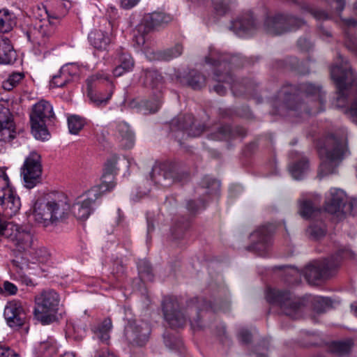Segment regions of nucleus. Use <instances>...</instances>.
<instances>
[{
  "instance_id": "obj_37",
  "label": "nucleus",
  "mask_w": 357,
  "mask_h": 357,
  "mask_svg": "<svg viewBox=\"0 0 357 357\" xmlns=\"http://www.w3.org/2000/svg\"><path fill=\"white\" fill-rule=\"evenodd\" d=\"M215 9L220 14H223L228 8L230 0H212Z\"/></svg>"
},
{
  "instance_id": "obj_9",
  "label": "nucleus",
  "mask_w": 357,
  "mask_h": 357,
  "mask_svg": "<svg viewBox=\"0 0 357 357\" xmlns=\"http://www.w3.org/2000/svg\"><path fill=\"white\" fill-rule=\"evenodd\" d=\"M266 298L270 303H276L280 305L285 314L294 319L298 317L301 305L299 298L291 296L289 292L270 289L266 294Z\"/></svg>"
},
{
  "instance_id": "obj_33",
  "label": "nucleus",
  "mask_w": 357,
  "mask_h": 357,
  "mask_svg": "<svg viewBox=\"0 0 357 357\" xmlns=\"http://www.w3.org/2000/svg\"><path fill=\"white\" fill-rule=\"evenodd\" d=\"M299 213L304 218H309L316 213V210L310 202L303 201L300 202Z\"/></svg>"
},
{
  "instance_id": "obj_58",
  "label": "nucleus",
  "mask_w": 357,
  "mask_h": 357,
  "mask_svg": "<svg viewBox=\"0 0 357 357\" xmlns=\"http://www.w3.org/2000/svg\"><path fill=\"white\" fill-rule=\"evenodd\" d=\"M203 131V129H199L197 132H190L189 134L193 137H195V136H197V135H199Z\"/></svg>"
},
{
  "instance_id": "obj_36",
  "label": "nucleus",
  "mask_w": 357,
  "mask_h": 357,
  "mask_svg": "<svg viewBox=\"0 0 357 357\" xmlns=\"http://www.w3.org/2000/svg\"><path fill=\"white\" fill-rule=\"evenodd\" d=\"M145 79L146 84L155 86L160 81V75L155 71H148L145 74Z\"/></svg>"
},
{
  "instance_id": "obj_30",
  "label": "nucleus",
  "mask_w": 357,
  "mask_h": 357,
  "mask_svg": "<svg viewBox=\"0 0 357 357\" xmlns=\"http://www.w3.org/2000/svg\"><path fill=\"white\" fill-rule=\"evenodd\" d=\"M308 165L305 160H302L301 162L294 165L290 167V172L295 179H300L302 176L307 170Z\"/></svg>"
},
{
  "instance_id": "obj_59",
  "label": "nucleus",
  "mask_w": 357,
  "mask_h": 357,
  "mask_svg": "<svg viewBox=\"0 0 357 357\" xmlns=\"http://www.w3.org/2000/svg\"><path fill=\"white\" fill-rule=\"evenodd\" d=\"M61 357H75V354L73 353H71V352H67V353H65Z\"/></svg>"
},
{
  "instance_id": "obj_57",
  "label": "nucleus",
  "mask_w": 357,
  "mask_h": 357,
  "mask_svg": "<svg viewBox=\"0 0 357 357\" xmlns=\"http://www.w3.org/2000/svg\"><path fill=\"white\" fill-rule=\"evenodd\" d=\"M98 357H116V356L109 352H104L102 354L99 355Z\"/></svg>"
},
{
  "instance_id": "obj_7",
  "label": "nucleus",
  "mask_w": 357,
  "mask_h": 357,
  "mask_svg": "<svg viewBox=\"0 0 357 357\" xmlns=\"http://www.w3.org/2000/svg\"><path fill=\"white\" fill-rule=\"evenodd\" d=\"M1 230L0 236L6 238L19 252L31 248L33 236L28 227L3 220Z\"/></svg>"
},
{
  "instance_id": "obj_44",
  "label": "nucleus",
  "mask_w": 357,
  "mask_h": 357,
  "mask_svg": "<svg viewBox=\"0 0 357 357\" xmlns=\"http://www.w3.org/2000/svg\"><path fill=\"white\" fill-rule=\"evenodd\" d=\"M308 232L314 238H319L325 234V230L321 228L310 227Z\"/></svg>"
},
{
  "instance_id": "obj_26",
  "label": "nucleus",
  "mask_w": 357,
  "mask_h": 357,
  "mask_svg": "<svg viewBox=\"0 0 357 357\" xmlns=\"http://www.w3.org/2000/svg\"><path fill=\"white\" fill-rule=\"evenodd\" d=\"M35 263L40 264H47L51 261V255L50 252L44 248L36 250L32 255Z\"/></svg>"
},
{
  "instance_id": "obj_21",
  "label": "nucleus",
  "mask_w": 357,
  "mask_h": 357,
  "mask_svg": "<svg viewBox=\"0 0 357 357\" xmlns=\"http://www.w3.org/2000/svg\"><path fill=\"white\" fill-rule=\"evenodd\" d=\"M16 60V53L10 44L4 43L0 49V63L10 64Z\"/></svg>"
},
{
  "instance_id": "obj_28",
  "label": "nucleus",
  "mask_w": 357,
  "mask_h": 357,
  "mask_svg": "<svg viewBox=\"0 0 357 357\" xmlns=\"http://www.w3.org/2000/svg\"><path fill=\"white\" fill-rule=\"evenodd\" d=\"M13 21L8 10H0V31L8 32L13 26Z\"/></svg>"
},
{
  "instance_id": "obj_13",
  "label": "nucleus",
  "mask_w": 357,
  "mask_h": 357,
  "mask_svg": "<svg viewBox=\"0 0 357 357\" xmlns=\"http://www.w3.org/2000/svg\"><path fill=\"white\" fill-rule=\"evenodd\" d=\"M345 203V193L342 190L331 188L326 197L325 210L337 217H342Z\"/></svg>"
},
{
  "instance_id": "obj_22",
  "label": "nucleus",
  "mask_w": 357,
  "mask_h": 357,
  "mask_svg": "<svg viewBox=\"0 0 357 357\" xmlns=\"http://www.w3.org/2000/svg\"><path fill=\"white\" fill-rule=\"evenodd\" d=\"M284 24V20L282 17H275L267 20L266 24L267 31L272 35H279L284 30L282 29Z\"/></svg>"
},
{
  "instance_id": "obj_20",
  "label": "nucleus",
  "mask_w": 357,
  "mask_h": 357,
  "mask_svg": "<svg viewBox=\"0 0 357 357\" xmlns=\"http://www.w3.org/2000/svg\"><path fill=\"white\" fill-rule=\"evenodd\" d=\"M15 136V128L13 121H0V143L10 142Z\"/></svg>"
},
{
  "instance_id": "obj_47",
  "label": "nucleus",
  "mask_w": 357,
  "mask_h": 357,
  "mask_svg": "<svg viewBox=\"0 0 357 357\" xmlns=\"http://www.w3.org/2000/svg\"><path fill=\"white\" fill-rule=\"evenodd\" d=\"M184 121L181 127L183 129H188L189 128L191 129L192 124L193 122V118L191 115H186L184 116Z\"/></svg>"
},
{
  "instance_id": "obj_4",
  "label": "nucleus",
  "mask_w": 357,
  "mask_h": 357,
  "mask_svg": "<svg viewBox=\"0 0 357 357\" xmlns=\"http://www.w3.org/2000/svg\"><path fill=\"white\" fill-rule=\"evenodd\" d=\"M31 133L40 140H47L50 134L47 128V122L54 118L53 107L50 102L40 100L33 107L29 114Z\"/></svg>"
},
{
  "instance_id": "obj_17",
  "label": "nucleus",
  "mask_w": 357,
  "mask_h": 357,
  "mask_svg": "<svg viewBox=\"0 0 357 357\" xmlns=\"http://www.w3.org/2000/svg\"><path fill=\"white\" fill-rule=\"evenodd\" d=\"M89 41L96 49L106 50L110 43V38L107 33L101 30H95L90 33Z\"/></svg>"
},
{
  "instance_id": "obj_45",
  "label": "nucleus",
  "mask_w": 357,
  "mask_h": 357,
  "mask_svg": "<svg viewBox=\"0 0 357 357\" xmlns=\"http://www.w3.org/2000/svg\"><path fill=\"white\" fill-rule=\"evenodd\" d=\"M41 349L50 350V354H54L56 351V346L52 342H44L41 344Z\"/></svg>"
},
{
  "instance_id": "obj_50",
  "label": "nucleus",
  "mask_w": 357,
  "mask_h": 357,
  "mask_svg": "<svg viewBox=\"0 0 357 357\" xmlns=\"http://www.w3.org/2000/svg\"><path fill=\"white\" fill-rule=\"evenodd\" d=\"M336 3V8L338 11H342L344 6V0H334Z\"/></svg>"
},
{
  "instance_id": "obj_52",
  "label": "nucleus",
  "mask_w": 357,
  "mask_h": 357,
  "mask_svg": "<svg viewBox=\"0 0 357 357\" xmlns=\"http://www.w3.org/2000/svg\"><path fill=\"white\" fill-rule=\"evenodd\" d=\"M214 90L220 95H223L225 93V87H223L221 85L214 86Z\"/></svg>"
},
{
  "instance_id": "obj_34",
  "label": "nucleus",
  "mask_w": 357,
  "mask_h": 357,
  "mask_svg": "<svg viewBox=\"0 0 357 357\" xmlns=\"http://www.w3.org/2000/svg\"><path fill=\"white\" fill-rule=\"evenodd\" d=\"M68 82V78L63 75L61 69H60L59 73L53 76L50 82V86L52 88L63 87Z\"/></svg>"
},
{
  "instance_id": "obj_49",
  "label": "nucleus",
  "mask_w": 357,
  "mask_h": 357,
  "mask_svg": "<svg viewBox=\"0 0 357 357\" xmlns=\"http://www.w3.org/2000/svg\"><path fill=\"white\" fill-rule=\"evenodd\" d=\"M126 72V71L123 70V68H122L121 66H119L114 68L113 73H114V76L119 77V76L122 75Z\"/></svg>"
},
{
  "instance_id": "obj_25",
  "label": "nucleus",
  "mask_w": 357,
  "mask_h": 357,
  "mask_svg": "<svg viewBox=\"0 0 357 357\" xmlns=\"http://www.w3.org/2000/svg\"><path fill=\"white\" fill-rule=\"evenodd\" d=\"M61 73L68 78V82L77 78L81 71L79 66L76 63H67L61 67Z\"/></svg>"
},
{
  "instance_id": "obj_51",
  "label": "nucleus",
  "mask_w": 357,
  "mask_h": 357,
  "mask_svg": "<svg viewBox=\"0 0 357 357\" xmlns=\"http://www.w3.org/2000/svg\"><path fill=\"white\" fill-rule=\"evenodd\" d=\"M146 107L149 108L151 112H155L158 110L159 107H160V102L159 100H158L157 102L154 105V107H151L148 105Z\"/></svg>"
},
{
  "instance_id": "obj_35",
  "label": "nucleus",
  "mask_w": 357,
  "mask_h": 357,
  "mask_svg": "<svg viewBox=\"0 0 357 357\" xmlns=\"http://www.w3.org/2000/svg\"><path fill=\"white\" fill-rule=\"evenodd\" d=\"M162 177L165 182H162L160 178L158 179V182L165 186L169 185L172 183L178 180L177 173L174 170L172 169L164 172L162 173Z\"/></svg>"
},
{
  "instance_id": "obj_10",
  "label": "nucleus",
  "mask_w": 357,
  "mask_h": 357,
  "mask_svg": "<svg viewBox=\"0 0 357 357\" xmlns=\"http://www.w3.org/2000/svg\"><path fill=\"white\" fill-rule=\"evenodd\" d=\"M25 186L33 188L40 182L42 175V165L40 156L36 152L31 153L25 159L21 169Z\"/></svg>"
},
{
  "instance_id": "obj_24",
  "label": "nucleus",
  "mask_w": 357,
  "mask_h": 357,
  "mask_svg": "<svg viewBox=\"0 0 357 357\" xmlns=\"http://www.w3.org/2000/svg\"><path fill=\"white\" fill-rule=\"evenodd\" d=\"M85 121L77 115H71L68 118V127L70 133L77 135L83 128Z\"/></svg>"
},
{
  "instance_id": "obj_55",
  "label": "nucleus",
  "mask_w": 357,
  "mask_h": 357,
  "mask_svg": "<svg viewBox=\"0 0 357 357\" xmlns=\"http://www.w3.org/2000/svg\"><path fill=\"white\" fill-rule=\"evenodd\" d=\"M309 90L312 89L313 91V93H317L319 94L320 92V89L318 87H315L314 86H312V84H310L308 86Z\"/></svg>"
},
{
  "instance_id": "obj_53",
  "label": "nucleus",
  "mask_w": 357,
  "mask_h": 357,
  "mask_svg": "<svg viewBox=\"0 0 357 357\" xmlns=\"http://www.w3.org/2000/svg\"><path fill=\"white\" fill-rule=\"evenodd\" d=\"M351 310L353 314L357 317V302H355L351 305Z\"/></svg>"
},
{
  "instance_id": "obj_3",
  "label": "nucleus",
  "mask_w": 357,
  "mask_h": 357,
  "mask_svg": "<svg viewBox=\"0 0 357 357\" xmlns=\"http://www.w3.org/2000/svg\"><path fill=\"white\" fill-rule=\"evenodd\" d=\"M34 24L27 32L29 40L39 46L46 44L48 39L54 33L59 23V18L50 14L45 6H38L33 10Z\"/></svg>"
},
{
  "instance_id": "obj_19",
  "label": "nucleus",
  "mask_w": 357,
  "mask_h": 357,
  "mask_svg": "<svg viewBox=\"0 0 357 357\" xmlns=\"http://www.w3.org/2000/svg\"><path fill=\"white\" fill-rule=\"evenodd\" d=\"M169 304L165 303L163 305L164 316L166 320L172 327L182 326L185 322V319L180 311L169 312Z\"/></svg>"
},
{
  "instance_id": "obj_60",
  "label": "nucleus",
  "mask_w": 357,
  "mask_h": 357,
  "mask_svg": "<svg viewBox=\"0 0 357 357\" xmlns=\"http://www.w3.org/2000/svg\"><path fill=\"white\" fill-rule=\"evenodd\" d=\"M250 338V333H247V334L245 335V337H243V341H245V342H248V341H249Z\"/></svg>"
},
{
  "instance_id": "obj_41",
  "label": "nucleus",
  "mask_w": 357,
  "mask_h": 357,
  "mask_svg": "<svg viewBox=\"0 0 357 357\" xmlns=\"http://www.w3.org/2000/svg\"><path fill=\"white\" fill-rule=\"evenodd\" d=\"M0 357H18V355L8 347L0 344Z\"/></svg>"
},
{
  "instance_id": "obj_18",
  "label": "nucleus",
  "mask_w": 357,
  "mask_h": 357,
  "mask_svg": "<svg viewBox=\"0 0 357 357\" xmlns=\"http://www.w3.org/2000/svg\"><path fill=\"white\" fill-rule=\"evenodd\" d=\"M119 140L121 146L126 149H130L134 144V135L130 130L129 126L126 123H120L117 126Z\"/></svg>"
},
{
  "instance_id": "obj_15",
  "label": "nucleus",
  "mask_w": 357,
  "mask_h": 357,
  "mask_svg": "<svg viewBox=\"0 0 357 357\" xmlns=\"http://www.w3.org/2000/svg\"><path fill=\"white\" fill-rule=\"evenodd\" d=\"M172 20L169 15L163 12H153L146 14L143 19V24L138 26L139 31L149 32L151 29L167 24Z\"/></svg>"
},
{
  "instance_id": "obj_6",
  "label": "nucleus",
  "mask_w": 357,
  "mask_h": 357,
  "mask_svg": "<svg viewBox=\"0 0 357 357\" xmlns=\"http://www.w3.org/2000/svg\"><path fill=\"white\" fill-rule=\"evenodd\" d=\"M345 147L332 137L326 139V146L319 149L322 162L320 165L319 176L332 174L345 153Z\"/></svg>"
},
{
  "instance_id": "obj_54",
  "label": "nucleus",
  "mask_w": 357,
  "mask_h": 357,
  "mask_svg": "<svg viewBox=\"0 0 357 357\" xmlns=\"http://www.w3.org/2000/svg\"><path fill=\"white\" fill-rule=\"evenodd\" d=\"M344 22L348 26H355L356 24V22L352 19H346Z\"/></svg>"
},
{
  "instance_id": "obj_14",
  "label": "nucleus",
  "mask_w": 357,
  "mask_h": 357,
  "mask_svg": "<svg viewBox=\"0 0 357 357\" xmlns=\"http://www.w3.org/2000/svg\"><path fill=\"white\" fill-rule=\"evenodd\" d=\"M149 333V325L144 322L139 324L130 323L125 328V335L128 340L140 346L147 341Z\"/></svg>"
},
{
  "instance_id": "obj_42",
  "label": "nucleus",
  "mask_w": 357,
  "mask_h": 357,
  "mask_svg": "<svg viewBox=\"0 0 357 357\" xmlns=\"http://www.w3.org/2000/svg\"><path fill=\"white\" fill-rule=\"evenodd\" d=\"M141 0H120L121 7L123 9H130L139 3Z\"/></svg>"
},
{
  "instance_id": "obj_40",
  "label": "nucleus",
  "mask_w": 357,
  "mask_h": 357,
  "mask_svg": "<svg viewBox=\"0 0 357 357\" xmlns=\"http://www.w3.org/2000/svg\"><path fill=\"white\" fill-rule=\"evenodd\" d=\"M121 66L124 71L128 72L131 70L134 66V62L131 56L126 55L122 58Z\"/></svg>"
},
{
  "instance_id": "obj_29",
  "label": "nucleus",
  "mask_w": 357,
  "mask_h": 357,
  "mask_svg": "<svg viewBox=\"0 0 357 357\" xmlns=\"http://www.w3.org/2000/svg\"><path fill=\"white\" fill-rule=\"evenodd\" d=\"M352 346L353 342L350 340L345 342H335L333 344L332 350L338 355L343 356L351 351Z\"/></svg>"
},
{
  "instance_id": "obj_2",
  "label": "nucleus",
  "mask_w": 357,
  "mask_h": 357,
  "mask_svg": "<svg viewBox=\"0 0 357 357\" xmlns=\"http://www.w3.org/2000/svg\"><path fill=\"white\" fill-rule=\"evenodd\" d=\"M116 157L107 162V165H110L111 172L116 169ZM114 186V177L112 173L105 174L100 185L93 186L76 199L71 208L72 213L79 220H86L93 211L96 201L102 193L111 190Z\"/></svg>"
},
{
  "instance_id": "obj_39",
  "label": "nucleus",
  "mask_w": 357,
  "mask_h": 357,
  "mask_svg": "<svg viewBox=\"0 0 357 357\" xmlns=\"http://www.w3.org/2000/svg\"><path fill=\"white\" fill-rule=\"evenodd\" d=\"M252 25V22L250 21L243 22L241 20H236L233 23V28L236 31H243L247 32L250 26Z\"/></svg>"
},
{
  "instance_id": "obj_16",
  "label": "nucleus",
  "mask_w": 357,
  "mask_h": 357,
  "mask_svg": "<svg viewBox=\"0 0 357 357\" xmlns=\"http://www.w3.org/2000/svg\"><path fill=\"white\" fill-rule=\"evenodd\" d=\"M112 330V323L110 319L106 318L93 327L94 335L102 342L108 344L110 333Z\"/></svg>"
},
{
  "instance_id": "obj_23",
  "label": "nucleus",
  "mask_w": 357,
  "mask_h": 357,
  "mask_svg": "<svg viewBox=\"0 0 357 357\" xmlns=\"http://www.w3.org/2000/svg\"><path fill=\"white\" fill-rule=\"evenodd\" d=\"M24 78V74L23 73H12L2 82V87L6 91H10L17 86Z\"/></svg>"
},
{
  "instance_id": "obj_32",
  "label": "nucleus",
  "mask_w": 357,
  "mask_h": 357,
  "mask_svg": "<svg viewBox=\"0 0 357 357\" xmlns=\"http://www.w3.org/2000/svg\"><path fill=\"white\" fill-rule=\"evenodd\" d=\"M112 92L110 91L105 97H103L100 93H93L91 89H89L88 96L89 97L91 102H93L96 105H100L102 104H106L107 101L110 99L112 96Z\"/></svg>"
},
{
  "instance_id": "obj_27",
  "label": "nucleus",
  "mask_w": 357,
  "mask_h": 357,
  "mask_svg": "<svg viewBox=\"0 0 357 357\" xmlns=\"http://www.w3.org/2000/svg\"><path fill=\"white\" fill-rule=\"evenodd\" d=\"M304 275L309 282H313L321 278V272L317 266L310 264L305 268Z\"/></svg>"
},
{
  "instance_id": "obj_8",
  "label": "nucleus",
  "mask_w": 357,
  "mask_h": 357,
  "mask_svg": "<svg viewBox=\"0 0 357 357\" xmlns=\"http://www.w3.org/2000/svg\"><path fill=\"white\" fill-rule=\"evenodd\" d=\"M0 207L4 217L10 218L15 215L21 208L19 196L10 185L6 171L0 168Z\"/></svg>"
},
{
  "instance_id": "obj_38",
  "label": "nucleus",
  "mask_w": 357,
  "mask_h": 357,
  "mask_svg": "<svg viewBox=\"0 0 357 357\" xmlns=\"http://www.w3.org/2000/svg\"><path fill=\"white\" fill-rule=\"evenodd\" d=\"M189 84L195 89H199L204 86L205 78L200 74H197L188 81Z\"/></svg>"
},
{
  "instance_id": "obj_56",
  "label": "nucleus",
  "mask_w": 357,
  "mask_h": 357,
  "mask_svg": "<svg viewBox=\"0 0 357 357\" xmlns=\"http://www.w3.org/2000/svg\"><path fill=\"white\" fill-rule=\"evenodd\" d=\"M317 301L319 303H324L326 305H328L329 301L326 298L319 297V298H317Z\"/></svg>"
},
{
  "instance_id": "obj_12",
  "label": "nucleus",
  "mask_w": 357,
  "mask_h": 357,
  "mask_svg": "<svg viewBox=\"0 0 357 357\" xmlns=\"http://www.w3.org/2000/svg\"><path fill=\"white\" fill-rule=\"evenodd\" d=\"M8 325L11 328L20 327L26 321V310L20 301H9L3 312Z\"/></svg>"
},
{
  "instance_id": "obj_31",
  "label": "nucleus",
  "mask_w": 357,
  "mask_h": 357,
  "mask_svg": "<svg viewBox=\"0 0 357 357\" xmlns=\"http://www.w3.org/2000/svg\"><path fill=\"white\" fill-rule=\"evenodd\" d=\"M10 102L7 100H0V121H13V116L10 109Z\"/></svg>"
},
{
  "instance_id": "obj_1",
  "label": "nucleus",
  "mask_w": 357,
  "mask_h": 357,
  "mask_svg": "<svg viewBox=\"0 0 357 357\" xmlns=\"http://www.w3.org/2000/svg\"><path fill=\"white\" fill-rule=\"evenodd\" d=\"M68 199L61 192H50L39 197L33 206L35 220L44 227L57 225L68 215Z\"/></svg>"
},
{
  "instance_id": "obj_5",
  "label": "nucleus",
  "mask_w": 357,
  "mask_h": 357,
  "mask_svg": "<svg viewBox=\"0 0 357 357\" xmlns=\"http://www.w3.org/2000/svg\"><path fill=\"white\" fill-rule=\"evenodd\" d=\"M59 302V296L56 291H42L35 298V318L44 325L55 321L57 319Z\"/></svg>"
},
{
  "instance_id": "obj_43",
  "label": "nucleus",
  "mask_w": 357,
  "mask_h": 357,
  "mask_svg": "<svg viewBox=\"0 0 357 357\" xmlns=\"http://www.w3.org/2000/svg\"><path fill=\"white\" fill-rule=\"evenodd\" d=\"M3 289L6 292L8 293L10 295L15 294L17 291V287L14 284L8 281L4 282Z\"/></svg>"
},
{
  "instance_id": "obj_63",
  "label": "nucleus",
  "mask_w": 357,
  "mask_h": 357,
  "mask_svg": "<svg viewBox=\"0 0 357 357\" xmlns=\"http://www.w3.org/2000/svg\"><path fill=\"white\" fill-rule=\"evenodd\" d=\"M140 40H141V43H142V44L144 43V38H143V37H142V38H140Z\"/></svg>"
},
{
  "instance_id": "obj_48",
  "label": "nucleus",
  "mask_w": 357,
  "mask_h": 357,
  "mask_svg": "<svg viewBox=\"0 0 357 357\" xmlns=\"http://www.w3.org/2000/svg\"><path fill=\"white\" fill-rule=\"evenodd\" d=\"M338 257L342 258H351L353 257V252L350 250H345L338 254Z\"/></svg>"
},
{
  "instance_id": "obj_64",
  "label": "nucleus",
  "mask_w": 357,
  "mask_h": 357,
  "mask_svg": "<svg viewBox=\"0 0 357 357\" xmlns=\"http://www.w3.org/2000/svg\"><path fill=\"white\" fill-rule=\"evenodd\" d=\"M337 264H334V265H333V264H330L329 266H337Z\"/></svg>"
},
{
  "instance_id": "obj_61",
  "label": "nucleus",
  "mask_w": 357,
  "mask_h": 357,
  "mask_svg": "<svg viewBox=\"0 0 357 357\" xmlns=\"http://www.w3.org/2000/svg\"><path fill=\"white\" fill-rule=\"evenodd\" d=\"M100 79V76L99 75H93L91 77V80L92 81H94V80H96V79Z\"/></svg>"
},
{
  "instance_id": "obj_46",
  "label": "nucleus",
  "mask_w": 357,
  "mask_h": 357,
  "mask_svg": "<svg viewBox=\"0 0 357 357\" xmlns=\"http://www.w3.org/2000/svg\"><path fill=\"white\" fill-rule=\"evenodd\" d=\"M183 47L181 45H176L172 50H170V56L172 58L177 57L182 54Z\"/></svg>"
},
{
  "instance_id": "obj_62",
  "label": "nucleus",
  "mask_w": 357,
  "mask_h": 357,
  "mask_svg": "<svg viewBox=\"0 0 357 357\" xmlns=\"http://www.w3.org/2000/svg\"><path fill=\"white\" fill-rule=\"evenodd\" d=\"M206 62L207 63H210V64H213V65H215V62H212V61H211V59H210L209 57H206Z\"/></svg>"
},
{
  "instance_id": "obj_11",
  "label": "nucleus",
  "mask_w": 357,
  "mask_h": 357,
  "mask_svg": "<svg viewBox=\"0 0 357 357\" xmlns=\"http://www.w3.org/2000/svg\"><path fill=\"white\" fill-rule=\"evenodd\" d=\"M337 59L338 64L332 67L331 73L339 91L337 98L339 102L344 95V91L347 88V84L356 77L347 60L344 59L342 56H339Z\"/></svg>"
}]
</instances>
